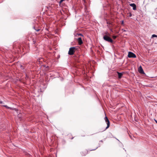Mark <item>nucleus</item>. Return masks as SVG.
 Segmentation results:
<instances>
[{
  "instance_id": "1",
  "label": "nucleus",
  "mask_w": 157,
  "mask_h": 157,
  "mask_svg": "<svg viewBox=\"0 0 157 157\" xmlns=\"http://www.w3.org/2000/svg\"><path fill=\"white\" fill-rule=\"evenodd\" d=\"M103 39L111 43H113V40L112 39L108 36L107 35H105L103 36Z\"/></svg>"
},
{
  "instance_id": "2",
  "label": "nucleus",
  "mask_w": 157,
  "mask_h": 157,
  "mask_svg": "<svg viewBox=\"0 0 157 157\" xmlns=\"http://www.w3.org/2000/svg\"><path fill=\"white\" fill-rule=\"evenodd\" d=\"M75 49L76 48L75 47H72L71 48L69 49L68 54L69 55H73L74 54V52H75Z\"/></svg>"
},
{
  "instance_id": "3",
  "label": "nucleus",
  "mask_w": 157,
  "mask_h": 157,
  "mask_svg": "<svg viewBox=\"0 0 157 157\" xmlns=\"http://www.w3.org/2000/svg\"><path fill=\"white\" fill-rule=\"evenodd\" d=\"M104 119L107 124V126L106 127L104 130V131H105L110 126V122L107 117L106 116L105 117Z\"/></svg>"
},
{
  "instance_id": "4",
  "label": "nucleus",
  "mask_w": 157,
  "mask_h": 157,
  "mask_svg": "<svg viewBox=\"0 0 157 157\" xmlns=\"http://www.w3.org/2000/svg\"><path fill=\"white\" fill-rule=\"evenodd\" d=\"M129 58H134L136 57V56L135 54L131 52H129L128 56Z\"/></svg>"
},
{
  "instance_id": "5",
  "label": "nucleus",
  "mask_w": 157,
  "mask_h": 157,
  "mask_svg": "<svg viewBox=\"0 0 157 157\" xmlns=\"http://www.w3.org/2000/svg\"><path fill=\"white\" fill-rule=\"evenodd\" d=\"M77 41H78V43L79 45H81L83 43V42L82 41V38L81 37H78L77 39Z\"/></svg>"
},
{
  "instance_id": "6",
  "label": "nucleus",
  "mask_w": 157,
  "mask_h": 157,
  "mask_svg": "<svg viewBox=\"0 0 157 157\" xmlns=\"http://www.w3.org/2000/svg\"><path fill=\"white\" fill-rule=\"evenodd\" d=\"M130 6L133 7V10H136V6L134 3H132L130 4Z\"/></svg>"
},
{
  "instance_id": "7",
  "label": "nucleus",
  "mask_w": 157,
  "mask_h": 157,
  "mask_svg": "<svg viewBox=\"0 0 157 157\" xmlns=\"http://www.w3.org/2000/svg\"><path fill=\"white\" fill-rule=\"evenodd\" d=\"M139 71L141 74H144V72L141 66L139 67Z\"/></svg>"
},
{
  "instance_id": "8",
  "label": "nucleus",
  "mask_w": 157,
  "mask_h": 157,
  "mask_svg": "<svg viewBox=\"0 0 157 157\" xmlns=\"http://www.w3.org/2000/svg\"><path fill=\"white\" fill-rule=\"evenodd\" d=\"M117 73L118 75V77L119 78H121L123 75V74L121 73H120L119 72H117Z\"/></svg>"
},
{
  "instance_id": "9",
  "label": "nucleus",
  "mask_w": 157,
  "mask_h": 157,
  "mask_svg": "<svg viewBox=\"0 0 157 157\" xmlns=\"http://www.w3.org/2000/svg\"><path fill=\"white\" fill-rule=\"evenodd\" d=\"M87 154V151H86L82 152L81 154L82 155L85 156Z\"/></svg>"
},
{
  "instance_id": "10",
  "label": "nucleus",
  "mask_w": 157,
  "mask_h": 157,
  "mask_svg": "<svg viewBox=\"0 0 157 157\" xmlns=\"http://www.w3.org/2000/svg\"><path fill=\"white\" fill-rule=\"evenodd\" d=\"M154 37H157V35H155V34H153L152 35L151 37L153 38Z\"/></svg>"
},
{
  "instance_id": "11",
  "label": "nucleus",
  "mask_w": 157,
  "mask_h": 157,
  "mask_svg": "<svg viewBox=\"0 0 157 157\" xmlns=\"http://www.w3.org/2000/svg\"><path fill=\"white\" fill-rule=\"evenodd\" d=\"M107 24L109 25H111L112 24V22L109 21H108L107 22Z\"/></svg>"
},
{
  "instance_id": "12",
  "label": "nucleus",
  "mask_w": 157,
  "mask_h": 157,
  "mask_svg": "<svg viewBox=\"0 0 157 157\" xmlns=\"http://www.w3.org/2000/svg\"><path fill=\"white\" fill-rule=\"evenodd\" d=\"M34 29H35V30L36 31L38 32V31H39L40 30V29H35V27H34Z\"/></svg>"
},
{
  "instance_id": "13",
  "label": "nucleus",
  "mask_w": 157,
  "mask_h": 157,
  "mask_svg": "<svg viewBox=\"0 0 157 157\" xmlns=\"http://www.w3.org/2000/svg\"><path fill=\"white\" fill-rule=\"evenodd\" d=\"M78 36H81L82 37H84V36L82 34H81V33H79V34H78Z\"/></svg>"
},
{
  "instance_id": "14",
  "label": "nucleus",
  "mask_w": 157,
  "mask_h": 157,
  "mask_svg": "<svg viewBox=\"0 0 157 157\" xmlns=\"http://www.w3.org/2000/svg\"><path fill=\"white\" fill-rule=\"evenodd\" d=\"M65 0H60V1H59V3L60 4Z\"/></svg>"
},
{
  "instance_id": "15",
  "label": "nucleus",
  "mask_w": 157,
  "mask_h": 157,
  "mask_svg": "<svg viewBox=\"0 0 157 157\" xmlns=\"http://www.w3.org/2000/svg\"><path fill=\"white\" fill-rule=\"evenodd\" d=\"M132 15L131 13H129V15L128 16V17H131L132 16Z\"/></svg>"
},
{
  "instance_id": "16",
  "label": "nucleus",
  "mask_w": 157,
  "mask_h": 157,
  "mask_svg": "<svg viewBox=\"0 0 157 157\" xmlns=\"http://www.w3.org/2000/svg\"><path fill=\"white\" fill-rule=\"evenodd\" d=\"M117 36H113V39H115L117 38Z\"/></svg>"
},
{
  "instance_id": "17",
  "label": "nucleus",
  "mask_w": 157,
  "mask_h": 157,
  "mask_svg": "<svg viewBox=\"0 0 157 157\" xmlns=\"http://www.w3.org/2000/svg\"><path fill=\"white\" fill-rule=\"evenodd\" d=\"M4 106H5V107H6V108H7L8 109L10 108L9 107H8L6 105H4Z\"/></svg>"
},
{
  "instance_id": "18",
  "label": "nucleus",
  "mask_w": 157,
  "mask_h": 157,
  "mask_svg": "<svg viewBox=\"0 0 157 157\" xmlns=\"http://www.w3.org/2000/svg\"><path fill=\"white\" fill-rule=\"evenodd\" d=\"M20 67H21L22 69H24V68H22V67H23V66H22V65H21V66H20Z\"/></svg>"
},
{
  "instance_id": "19",
  "label": "nucleus",
  "mask_w": 157,
  "mask_h": 157,
  "mask_svg": "<svg viewBox=\"0 0 157 157\" xmlns=\"http://www.w3.org/2000/svg\"><path fill=\"white\" fill-rule=\"evenodd\" d=\"M122 30H123L124 32H125V31H126L125 29H122Z\"/></svg>"
},
{
  "instance_id": "20",
  "label": "nucleus",
  "mask_w": 157,
  "mask_h": 157,
  "mask_svg": "<svg viewBox=\"0 0 157 157\" xmlns=\"http://www.w3.org/2000/svg\"><path fill=\"white\" fill-rule=\"evenodd\" d=\"M155 122H156V123H157V121L155 119L154 120Z\"/></svg>"
},
{
  "instance_id": "21",
  "label": "nucleus",
  "mask_w": 157,
  "mask_h": 157,
  "mask_svg": "<svg viewBox=\"0 0 157 157\" xmlns=\"http://www.w3.org/2000/svg\"><path fill=\"white\" fill-rule=\"evenodd\" d=\"M2 101H0V104H2Z\"/></svg>"
},
{
  "instance_id": "22",
  "label": "nucleus",
  "mask_w": 157,
  "mask_h": 157,
  "mask_svg": "<svg viewBox=\"0 0 157 157\" xmlns=\"http://www.w3.org/2000/svg\"><path fill=\"white\" fill-rule=\"evenodd\" d=\"M100 142H103V140H101L100 141Z\"/></svg>"
},
{
  "instance_id": "23",
  "label": "nucleus",
  "mask_w": 157,
  "mask_h": 157,
  "mask_svg": "<svg viewBox=\"0 0 157 157\" xmlns=\"http://www.w3.org/2000/svg\"><path fill=\"white\" fill-rule=\"evenodd\" d=\"M123 23H124V21H122V24H123Z\"/></svg>"
},
{
  "instance_id": "24",
  "label": "nucleus",
  "mask_w": 157,
  "mask_h": 157,
  "mask_svg": "<svg viewBox=\"0 0 157 157\" xmlns=\"http://www.w3.org/2000/svg\"><path fill=\"white\" fill-rule=\"evenodd\" d=\"M110 30H111V31H112V29H110Z\"/></svg>"
},
{
  "instance_id": "25",
  "label": "nucleus",
  "mask_w": 157,
  "mask_h": 157,
  "mask_svg": "<svg viewBox=\"0 0 157 157\" xmlns=\"http://www.w3.org/2000/svg\"><path fill=\"white\" fill-rule=\"evenodd\" d=\"M95 150V149H94V150H92V151H93V150Z\"/></svg>"
}]
</instances>
